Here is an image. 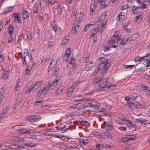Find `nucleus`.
Instances as JSON below:
<instances>
[{"instance_id":"obj_1","label":"nucleus","mask_w":150,"mask_h":150,"mask_svg":"<svg viewBox=\"0 0 150 150\" xmlns=\"http://www.w3.org/2000/svg\"><path fill=\"white\" fill-rule=\"evenodd\" d=\"M100 103L95 100H93L89 103L88 105L84 106L83 110L84 112H90V111L100 112H104L105 110L103 108L100 107Z\"/></svg>"},{"instance_id":"obj_2","label":"nucleus","mask_w":150,"mask_h":150,"mask_svg":"<svg viewBox=\"0 0 150 150\" xmlns=\"http://www.w3.org/2000/svg\"><path fill=\"white\" fill-rule=\"evenodd\" d=\"M130 37V35H129L126 39H121V40H117L114 37H112L110 40L108 42V44L109 46H111L117 42L120 45L124 46L127 43Z\"/></svg>"},{"instance_id":"obj_3","label":"nucleus","mask_w":150,"mask_h":150,"mask_svg":"<svg viewBox=\"0 0 150 150\" xmlns=\"http://www.w3.org/2000/svg\"><path fill=\"white\" fill-rule=\"evenodd\" d=\"M24 56L23 62V66H25L27 64L26 60L27 58H29L30 62H33L32 55L31 54L28 52V49H25L24 52Z\"/></svg>"},{"instance_id":"obj_4","label":"nucleus","mask_w":150,"mask_h":150,"mask_svg":"<svg viewBox=\"0 0 150 150\" xmlns=\"http://www.w3.org/2000/svg\"><path fill=\"white\" fill-rule=\"evenodd\" d=\"M59 81L58 79H55L50 84L49 83L48 85L46 86L45 87H44L45 88L47 92L49 90H52L54 88L57 84Z\"/></svg>"},{"instance_id":"obj_5","label":"nucleus","mask_w":150,"mask_h":150,"mask_svg":"<svg viewBox=\"0 0 150 150\" xmlns=\"http://www.w3.org/2000/svg\"><path fill=\"white\" fill-rule=\"evenodd\" d=\"M42 118L38 115L30 116L28 117V120L30 122H34L38 121Z\"/></svg>"},{"instance_id":"obj_6","label":"nucleus","mask_w":150,"mask_h":150,"mask_svg":"<svg viewBox=\"0 0 150 150\" xmlns=\"http://www.w3.org/2000/svg\"><path fill=\"white\" fill-rule=\"evenodd\" d=\"M35 63L34 62H29L28 66L26 67L25 69V74L26 75H29L30 73V70L32 68L34 65H35Z\"/></svg>"},{"instance_id":"obj_7","label":"nucleus","mask_w":150,"mask_h":150,"mask_svg":"<svg viewBox=\"0 0 150 150\" xmlns=\"http://www.w3.org/2000/svg\"><path fill=\"white\" fill-rule=\"evenodd\" d=\"M100 87L102 88H111V87H115V86L114 85H110L109 83V82L108 79L103 82L100 85Z\"/></svg>"},{"instance_id":"obj_8","label":"nucleus","mask_w":150,"mask_h":150,"mask_svg":"<svg viewBox=\"0 0 150 150\" xmlns=\"http://www.w3.org/2000/svg\"><path fill=\"white\" fill-rule=\"evenodd\" d=\"M1 66V69L3 71L2 73V77L4 79H6L7 78L8 71L5 69L4 67H2Z\"/></svg>"},{"instance_id":"obj_9","label":"nucleus","mask_w":150,"mask_h":150,"mask_svg":"<svg viewBox=\"0 0 150 150\" xmlns=\"http://www.w3.org/2000/svg\"><path fill=\"white\" fill-rule=\"evenodd\" d=\"M110 1V0H99V3L103 8L107 6Z\"/></svg>"},{"instance_id":"obj_10","label":"nucleus","mask_w":150,"mask_h":150,"mask_svg":"<svg viewBox=\"0 0 150 150\" xmlns=\"http://www.w3.org/2000/svg\"><path fill=\"white\" fill-rule=\"evenodd\" d=\"M127 104V105L130 107L132 109H134L137 108L138 103L137 102L135 103L128 102Z\"/></svg>"},{"instance_id":"obj_11","label":"nucleus","mask_w":150,"mask_h":150,"mask_svg":"<svg viewBox=\"0 0 150 150\" xmlns=\"http://www.w3.org/2000/svg\"><path fill=\"white\" fill-rule=\"evenodd\" d=\"M98 60L101 61V63L103 65H104L103 66V67H105L108 64V59L104 57H99L98 58Z\"/></svg>"},{"instance_id":"obj_12","label":"nucleus","mask_w":150,"mask_h":150,"mask_svg":"<svg viewBox=\"0 0 150 150\" xmlns=\"http://www.w3.org/2000/svg\"><path fill=\"white\" fill-rule=\"evenodd\" d=\"M76 65L74 64L73 67H71L70 70L69 71L68 74L69 76L74 74L75 73V71H76Z\"/></svg>"},{"instance_id":"obj_13","label":"nucleus","mask_w":150,"mask_h":150,"mask_svg":"<svg viewBox=\"0 0 150 150\" xmlns=\"http://www.w3.org/2000/svg\"><path fill=\"white\" fill-rule=\"evenodd\" d=\"M47 92L45 89V88L43 87L40 90L37 94V96L38 97H40L41 94H42L43 95L47 93Z\"/></svg>"},{"instance_id":"obj_14","label":"nucleus","mask_w":150,"mask_h":150,"mask_svg":"<svg viewBox=\"0 0 150 150\" xmlns=\"http://www.w3.org/2000/svg\"><path fill=\"white\" fill-rule=\"evenodd\" d=\"M74 89V86H71L68 89L67 92V95L68 96H70L71 95Z\"/></svg>"},{"instance_id":"obj_15","label":"nucleus","mask_w":150,"mask_h":150,"mask_svg":"<svg viewBox=\"0 0 150 150\" xmlns=\"http://www.w3.org/2000/svg\"><path fill=\"white\" fill-rule=\"evenodd\" d=\"M34 132V130L33 129H31L30 130L29 129H24L23 128V130L21 131V133H22L23 134H27L28 133L29 134H31L33 133Z\"/></svg>"},{"instance_id":"obj_16","label":"nucleus","mask_w":150,"mask_h":150,"mask_svg":"<svg viewBox=\"0 0 150 150\" xmlns=\"http://www.w3.org/2000/svg\"><path fill=\"white\" fill-rule=\"evenodd\" d=\"M94 65L92 62H90L89 63L86 64V68L87 71L91 70L93 67Z\"/></svg>"},{"instance_id":"obj_17","label":"nucleus","mask_w":150,"mask_h":150,"mask_svg":"<svg viewBox=\"0 0 150 150\" xmlns=\"http://www.w3.org/2000/svg\"><path fill=\"white\" fill-rule=\"evenodd\" d=\"M22 16L24 19H26L29 16V14L26 10H23L22 11Z\"/></svg>"},{"instance_id":"obj_18","label":"nucleus","mask_w":150,"mask_h":150,"mask_svg":"<svg viewBox=\"0 0 150 150\" xmlns=\"http://www.w3.org/2000/svg\"><path fill=\"white\" fill-rule=\"evenodd\" d=\"M125 13L123 12L120 13L117 17L116 19L118 21L122 20L125 18Z\"/></svg>"},{"instance_id":"obj_19","label":"nucleus","mask_w":150,"mask_h":150,"mask_svg":"<svg viewBox=\"0 0 150 150\" xmlns=\"http://www.w3.org/2000/svg\"><path fill=\"white\" fill-rule=\"evenodd\" d=\"M56 61L54 60H52V61L50 64V65L48 67V72H49V70H51L54 66L56 64Z\"/></svg>"},{"instance_id":"obj_20","label":"nucleus","mask_w":150,"mask_h":150,"mask_svg":"<svg viewBox=\"0 0 150 150\" xmlns=\"http://www.w3.org/2000/svg\"><path fill=\"white\" fill-rule=\"evenodd\" d=\"M79 28V25H78L74 24L72 28L71 33L72 34H74L76 32L77 30Z\"/></svg>"},{"instance_id":"obj_21","label":"nucleus","mask_w":150,"mask_h":150,"mask_svg":"<svg viewBox=\"0 0 150 150\" xmlns=\"http://www.w3.org/2000/svg\"><path fill=\"white\" fill-rule=\"evenodd\" d=\"M23 126L22 125H17L14 126L13 128H14L15 130L17 131H21L23 129Z\"/></svg>"},{"instance_id":"obj_22","label":"nucleus","mask_w":150,"mask_h":150,"mask_svg":"<svg viewBox=\"0 0 150 150\" xmlns=\"http://www.w3.org/2000/svg\"><path fill=\"white\" fill-rule=\"evenodd\" d=\"M1 148L2 150H10V146L1 144Z\"/></svg>"},{"instance_id":"obj_23","label":"nucleus","mask_w":150,"mask_h":150,"mask_svg":"<svg viewBox=\"0 0 150 150\" xmlns=\"http://www.w3.org/2000/svg\"><path fill=\"white\" fill-rule=\"evenodd\" d=\"M7 108L8 107L6 106L3 108L2 112L1 113V117H3L5 116V114L7 112Z\"/></svg>"},{"instance_id":"obj_24","label":"nucleus","mask_w":150,"mask_h":150,"mask_svg":"<svg viewBox=\"0 0 150 150\" xmlns=\"http://www.w3.org/2000/svg\"><path fill=\"white\" fill-rule=\"evenodd\" d=\"M103 134L108 138L112 139L113 137L112 134L107 131H106L103 132Z\"/></svg>"},{"instance_id":"obj_25","label":"nucleus","mask_w":150,"mask_h":150,"mask_svg":"<svg viewBox=\"0 0 150 150\" xmlns=\"http://www.w3.org/2000/svg\"><path fill=\"white\" fill-rule=\"evenodd\" d=\"M13 7V6H12L6 8L4 11L3 14H6L7 13H8L10 12L12 10V8Z\"/></svg>"},{"instance_id":"obj_26","label":"nucleus","mask_w":150,"mask_h":150,"mask_svg":"<svg viewBox=\"0 0 150 150\" xmlns=\"http://www.w3.org/2000/svg\"><path fill=\"white\" fill-rule=\"evenodd\" d=\"M88 142L87 139H83L79 142V143L81 146H84L87 144Z\"/></svg>"},{"instance_id":"obj_27","label":"nucleus","mask_w":150,"mask_h":150,"mask_svg":"<svg viewBox=\"0 0 150 150\" xmlns=\"http://www.w3.org/2000/svg\"><path fill=\"white\" fill-rule=\"evenodd\" d=\"M112 125V122H105L103 125L102 126V127L103 128H105L109 126Z\"/></svg>"},{"instance_id":"obj_28","label":"nucleus","mask_w":150,"mask_h":150,"mask_svg":"<svg viewBox=\"0 0 150 150\" xmlns=\"http://www.w3.org/2000/svg\"><path fill=\"white\" fill-rule=\"evenodd\" d=\"M144 57H136L134 59V61L137 62H139L141 61L143 59H144Z\"/></svg>"},{"instance_id":"obj_29","label":"nucleus","mask_w":150,"mask_h":150,"mask_svg":"<svg viewBox=\"0 0 150 150\" xmlns=\"http://www.w3.org/2000/svg\"><path fill=\"white\" fill-rule=\"evenodd\" d=\"M139 36V35L137 34H134L132 35L130 40H129V42L132 41L134 40L136 38H138Z\"/></svg>"},{"instance_id":"obj_30","label":"nucleus","mask_w":150,"mask_h":150,"mask_svg":"<svg viewBox=\"0 0 150 150\" xmlns=\"http://www.w3.org/2000/svg\"><path fill=\"white\" fill-rule=\"evenodd\" d=\"M64 88L62 86H61L59 87L57 89V91L56 93L58 94H59L62 92V91L63 90Z\"/></svg>"},{"instance_id":"obj_31","label":"nucleus","mask_w":150,"mask_h":150,"mask_svg":"<svg viewBox=\"0 0 150 150\" xmlns=\"http://www.w3.org/2000/svg\"><path fill=\"white\" fill-rule=\"evenodd\" d=\"M13 16L15 19V21H20L19 16L16 13H14L13 15Z\"/></svg>"},{"instance_id":"obj_32","label":"nucleus","mask_w":150,"mask_h":150,"mask_svg":"<svg viewBox=\"0 0 150 150\" xmlns=\"http://www.w3.org/2000/svg\"><path fill=\"white\" fill-rule=\"evenodd\" d=\"M24 38V36L23 34H22L20 36L17 40V42H15L17 43H20L21 40L23 39Z\"/></svg>"},{"instance_id":"obj_33","label":"nucleus","mask_w":150,"mask_h":150,"mask_svg":"<svg viewBox=\"0 0 150 150\" xmlns=\"http://www.w3.org/2000/svg\"><path fill=\"white\" fill-rule=\"evenodd\" d=\"M144 57V59L146 61H150V52Z\"/></svg>"},{"instance_id":"obj_34","label":"nucleus","mask_w":150,"mask_h":150,"mask_svg":"<svg viewBox=\"0 0 150 150\" xmlns=\"http://www.w3.org/2000/svg\"><path fill=\"white\" fill-rule=\"evenodd\" d=\"M91 4L92 6H97L98 4V0H91Z\"/></svg>"},{"instance_id":"obj_35","label":"nucleus","mask_w":150,"mask_h":150,"mask_svg":"<svg viewBox=\"0 0 150 150\" xmlns=\"http://www.w3.org/2000/svg\"><path fill=\"white\" fill-rule=\"evenodd\" d=\"M43 99L42 98H41L40 99H38V100L36 101L34 105H38V103H41L42 102H43Z\"/></svg>"},{"instance_id":"obj_36","label":"nucleus","mask_w":150,"mask_h":150,"mask_svg":"<svg viewBox=\"0 0 150 150\" xmlns=\"http://www.w3.org/2000/svg\"><path fill=\"white\" fill-rule=\"evenodd\" d=\"M136 124L134 122H132L130 121L128 126L129 127H135L136 126Z\"/></svg>"},{"instance_id":"obj_37","label":"nucleus","mask_w":150,"mask_h":150,"mask_svg":"<svg viewBox=\"0 0 150 150\" xmlns=\"http://www.w3.org/2000/svg\"><path fill=\"white\" fill-rule=\"evenodd\" d=\"M46 4V2L44 0L42 1L40 3V5L41 6V8H45V6Z\"/></svg>"},{"instance_id":"obj_38","label":"nucleus","mask_w":150,"mask_h":150,"mask_svg":"<svg viewBox=\"0 0 150 150\" xmlns=\"http://www.w3.org/2000/svg\"><path fill=\"white\" fill-rule=\"evenodd\" d=\"M135 120L139 123H144V122L146 120L144 118H141L139 119H136Z\"/></svg>"},{"instance_id":"obj_39","label":"nucleus","mask_w":150,"mask_h":150,"mask_svg":"<svg viewBox=\"0 0 150 150\" xmlns=\"http://www.w3.org/2000/svg\"><path fill=\"white\" fill-rule=\"evenodd\" d=\"M138 11L137 7H136L134 6H133L132 8V13L133 14H135Z\"/></svg>"},{"instance_id":"obj_40","label":"nucleus","mask_w":150,"mask_h":150,"mask_svg":"<svg viewBox=\"0 0 150 150\" xmlns=\"http://www.w3.org/2000/svg\"><path fill=\"white\" fill-rule=\"evenodd\" d=\"M13 32V27L10 26L8 28V33L9 34H12Z\"/></svg>"},{"instance_id":"obj_41","label":"nucleus","mask_w":150,"mask_h":150,"mask_svg":"<svg viewBox=\"0 0 150 150\" xmlns=\"http://www.w3.org/2000/svg\"><path fill=\"white\" fill-rule=\"evenodd\" d=\"M78 15L79 16V20L80 21L83 19V18L84 17V15L83 13L82 12L79 13Z\"/></svg>"},{"instance_id":"obj_42","label":"nucleus","mask_w":150,"mask_h":150,"mask_svg":"<svg viewBox=\"0 0 150 150\" xmlns=\"http://www.w3.org/2000/svg\"><path fill=\"white\" fill-rule=\"evenodd\" d=\"M71 49L70 48H68L66 51L65 55H66L67 57H69L71 53Z\"/></svg>"},{"instance_id":"obj_43","label":"nucleus","mask_w":150,"mask_h":150,"mask_svg":"<svg viewBox=\"0 0 150 150\" xmlns=\"http://www.w3.org/2000/svg\"><path fill=\"white\" fill-rule=\"evenodd\" d=\"M18 146L16 144H13L10 146V150L12 149H17L18 148Z\"/></svg>"},{"instance_id":"obj_44","label":"nucleus","mask_w":150,"mask_h":150,"mask_svg":"<svg viewBox=\"0 0 150 150\" xmlns=\"http://www.w3.org/2000/svg\"><path fill=\"white\" fill-rule=\"evenodd\" d=\"M69 107L70 108H76V107L77 108L78 107V105H76V104H73V103H71L69 105Z\"/></svg>"},{"instance_id":"obj_45","label":"nucleus","mask_w":150,"mask_h":150,"mask_svg":"<svg viewBox=\"0 0 150 150\" xmlns=\"http://www.w3.org/2000/svg\"><path fill=\"white\" fill-rule=\"evenodd\" d=\"M105 129H106V131H112L113 129V127L112 125L108 127H107L106 128H104Z\"/></svg>"},{"instance_id":"obj_46","label":"nucleus","mask_w":150,"mask_h":150,"mask_svg":"<svg viewBox=\"0 0 150 150\" xmlns=\"http://www.w3.org/2000/svg\"><path fill=\"white\" fill-rule=\"evenodd\" d=\"M94 24V23L93 24H87L85 25V28L84 29V31L85 32H86L87 31V30H88L89 26L91 25H93Z\"/></svg>"},{"instance_id":"obj_47","label":"nucleus","mask_w":150,"mask_h":150,"mask_svg":"<svg viewBox=\"0 0 150 150\" xmlns=\"http://www.w3.org/2000/svg\"><path fill=\"white\" fill-rule=\"evenodd\" d=\"M104 106L105 107V108L107 110H110L111 108V106L108 104L105 103Z\"/></svg>"},{"instance_id":"obj_48","label":"nucleus","mask_w":150,"mask_h":150,"mask_svg":"<svg viewBox=\"0 0 150 150\" xmlns=\"http://www.w3.org/2000/svg\"><path fill=\"white\" fill-rule=\"evenodd\" d=\"M112 37H114V38L117 40H121L120 38L118 39L119 38V34L117 32H115L113 36Z\"/></svg>"},{"instance_id":"obj_49","label":"nucleus","mask_w":150,"mask_h":150,"mask_svg":"<svg viewBox=\"0 0 150 150\" xmlns=\"http://www.w3.org/2000/svg\"><path fill=\"white\" fill-rule=\"evenodd\" d=\"M137 108L139 109H146V107L145 106L141 105L138 103Z\"/></svg>"},{"instance_id":"obj_50","label":"nucleus","mask_w":150,"mask_h":150,"mask_svg":"<svg viewBox=\"0 0 150 150\" xmlns=\"http://www.w3.org/2000/svg\"><path fill=\"white\" fill-rule=\"evenodd\" d=\"M52 29L55 31V32H56L57 30V25L56 24H52Z\"/></svg>"},{"instance_id":"obj_51","label":"nucleus","mask_w":150,"mask_h":150,"mask_svg":"<svg viewBox=\"0 0 150 150\" xmlns=\"http://www.w3.org/2000/svg\"><path fill=\"white\" fill-rule=\"evenodd\" d=\"M82 122L85 126L89 127L90 126L89 123L86 121H83Z\"/></svg>"},{"instance_id":"obj_52","label":"nucleus","mask_w":150,"mask_h":150,"mask_svg":"<svg viewBox=\"0 0 150 150\" xmlns=\"http://www.w3.org/2000/svg\"><path fill=\"white\" fill-rule=\"evenodd\" d=\"M137 71L140 73H142L145 71V69L144 68L141 67L137 69Z\"/></svg>"},{"instance_id":"obj_53","label":"nucleus","mask_w":150,"mask_h":150,"mask_svg":"<svg viewBox=\"0 0 150 150\" xmlns=\"http://www.w3.org/2000/svg\"><path fill=\"white\" fill-rule=\"evenodd\" d=\"M69 149L71 150H80L79 148L77 147L73 146H70Z\"/></svg>"},{"instance_id":"obj_54","label":"nucleus","mask_w":150,"mask_h":150,"mask_svg":"<svg viewBox=\"0 0 150 150\" xmlns=\"http://www.w3.org/2000/svg\"><path fill=\"white\" fill-rule=\"evenodd\" d=\"M71 12V15L75 16L76 17V9L74 8H73Z\"/></svg>"},{"instance_id":"obj_55","label":"nucleus","mask_w":150,"mask_h":150,"mask_svg":"<svg viewBox=\"0 0 150 150\" xmlns=\"http://www.w3.org/2000/svg\"><path fill=\"white\" fill-rule=\"evenodd\" d=\"M142 89L143 90H147V91H150V88L146 86H142Z\"/></svg>"},{"instance_id":"obj_56","label":"nucleus","mask_w":150,"mask_h":150,"mask_svg":"<svg viewBox=\"0 0 150 150\" xmlns=\"http://www.w3.org/2000/svg\"><path fill=\"white\" fill-rule=\"evenodd\" d=\"M128 8H129L128 5L127 4H125V5L122 6L121 7V9L122 10H125L127 9Z\"/></svg>"},{"instance_id":"obj_57","label":"nucleus","mask_w":150,"mask_h":150,"mask_svg":"<svg viewBox=\"0 0 150 150\" xmlns=\"http://www.w3.org/2000/svg\"><path fill=\"white\" fill-rule=\"evenodd\" d=\"M80 81H77L75 82L74 83V84L72 85L71 86H74V88H75L78 85Z\"/></svg>"},{"instance_id":"obj_58","label":"nucleus","mask_w":150,"mask_h":150,"mask_svg":"<svg viewBox=\"0 0 150 150\" xmlns=\"http://www.w3.org/2000/svg\"><path fill=\"white\" fill-rule=\"evenodd\" d=\"M135 66L134 65H124L123 66V67H125L126 68H132L133 67Z\"/></svg>"},{"instance_id":"obj_59","label":"nucleus","mask_w":150,"mask_h":150,"mask_svg":"<svg viewBox=\"0 0 150 150\" xmlns=\"http://www.w3.org/2000/svg\"><path fill=\"white\" fill-rule=\"evenodd\" d=\"M35 89L34 88L33 86H32L31 88H29V89L28 90V92L29 93L30 92H31L33 91H34Z\"/></svg>"},{"instance_id":"obj_60","label":"nucleus","mask_w":150,"mask_h":150,"mask_svg":"<svg viewBox=\"0 0 150 150\" xmlns=\"http://www.w3.org/2000/svg\"><path fill=\"white\" fill-rule=\"evenodd\" d=\"M117 128L122 131H125L127 130L126 127H117Z\"/></svg>"},{"instance_id":"obj_61","label":"nucleus","mask_w":150,"mask_h":150,"mask_svg":"<svg viewBox=\"0 0 150 150\" xmlns=\"http://www.w3.org/2000/svg\"><path fill=\"white\" fill-rule=\"evenodd\" d=\"M24 141L22 137H17V142H22Z\"/></svg>"},{"instance_id":"obj_62","label":"nucleus","mask_w":150,"mask_h":150,"mask_svg":"<svg viewBox=\"0 0 150 150\" xmlns=\"http://www.w3.org/2000/svg\"><path fill=\"white\" fill-rule=\"evenodd\" d=\"M52 0H47V3L49 6H52Z\"/></svg>"},{"instance_id":"obj_63","label":"nucleus","mask_w":150,"mask_h":150,"mask_svg":"<svg viewBox=\"0 0 150 150\" xmlns=\"http://www.w3.org/2000/svg\"><path fill=\"white\" fill-rule=\"evenodd\" d=\"M68 39H64L62 40V43L63 45H66L67 43V42H68Z\"/></svg>"},{"instance_id":"obj_64","label":"nucleus","mask_w":150,"mask_h":150,"mask_svg":"<svg viewBox=\"0 0 150 150\" xmlns=\"http://www.w3.org/2000/svg\"><path fill=\"white\" fill-rule=\"evenodd\" d=\"M107 79L109 84H111L114 81V79L112 78H109Z\"/></svg>"}]
</instances>
